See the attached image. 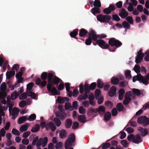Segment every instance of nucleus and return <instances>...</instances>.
<instances>
[{"label": "nucleus", "instance_id": "nucleus-25", "mask_svg": "<svg viewBox=\"0 0 149 149\" xmlns=\"http://www.w3.org/2000/svg\"><path fill=\"white\" fill-rule=\"evenodd\" d=\"M88 33V31L84 29H81L79 31V35L81 37H85Z\"/></svg>", "mask_w": 149, "mask_h": 149}, {"label": "nucleus", "instance_id": "nucleus-63", "mask_svg": "<svg viewBox=\"0 0 149 149\" xmlns=\"http://www.w3.org/2000/svg\"><path fill=\"white\" fill-rule=\"evenodd\" d=\"M120 143L125 148H127L128 147V144L126 141L125 140H122L120 142Z\"/></svg>", "mask_w": 149, "mask_h": 149}, {"label": "nucleus", "instance_id": "nucleus-40", "mask_svg": "<svg viewBox=\"0 0 149 149\" xmlns=\"http://www.w3.org/2000/svg\"><path fill=\"white\" fill-rule=\"evenodd\" d=\"M54 121L56 125L57 126H59L61 124V123L60 120L59 118H55L54 119Z\"/></svg>", "mask_w": 149, "mask_h": 149}, {"label": "nucleus", "instance_id": "nucleus-64", "mask_svg": "<svg viewBox=\"0 0 149 149\" xmlns=\"http://www.w3.org/2000/svg\"><path fill=\"white\" fill-rule=\"evenodd\" d=\"M128 82L126 81H121L120 82L119 86L120 87H124L127 84Z\"/></svg>", "mask_w": 149, "mask_h": 149}, {"label": "nucleus", "instance_id": "nucleus-11", "mask_svg": "<svg viewBox=\"0 0 149 149\" xmlns=\"http://www.w3.org/2000/svg\"><path fill=\"white\" fill-rule=\"evenodd\" d=\"M130 93L131 92L128 91L126 93L125 96V98L123 102L124 104L125 105H127L130 102L131 99L129 96L127 97L126 96L127 95L130 96Z\"/></svg>", "mask_w": 149, "mask_h": 149}, {"label": "nucleus", "instance_id": "nucleus-32", "mask_svg": "<svg viewBox=\"0 0 149 149\" xmlns=\"http://www.w3.org/2000/svg\"><path fill=\"white\" fill-rule=\"evenodd\" d=\"M49 127L52 132L55 131L56 129V127L55 125L52 122H50L49 123Z\"/></svg>", "mask_w": 149, "mask_h": 149}, {"label": "nucleus", "instance_id": "nucleus-3", "mask_svg": "<svg viewBox=\"0 0 149 149\" xmlns=\"http://www.w3.org/2000/svg\"><path fill=\"white\" fill-rule=\"evenodd\" d=\"M111 18V16L110 15H103L101 14H99L97 16V20L103 23H109Z\"/></svg>", "mask_w": 149, "mask_h": 149}, {"label": "nucleus", "instance_id": "nucleus-33", "mask_svg": "<svg viewBox=\"0 0 149 149\" xmlns=\"http://www.w3.org/2000/svg\"><path fill=\"white\" fill-rule=\"evenodd\" d=\"M40 127L38 124H36L34 127H33L31 130L32 132H35L38 131L40 129Z\"/></svg>", "mask_w": 149, "mask_h": 149}, {"label": "nucleus", "instance_id": "nucleus-37", "mask_svg": "<svg viewBox=\"0 0 149 149\" xmlns=\"http://www.w3.org/2000/svg\"><path fill=\"white\" fill-rule=\"evenodd\" d=\"M104 84L103 81L100 79L97 80V86L99 88H102L103 87Z\"/></svg>", "mask_w": 149, "mask_h": 149}, {"label": "nucleus", "instance_id": "nucleus-34", "mask_svg": "<svg viewBox=\"0 0 149 149\" xmlns=\"http://www.w3.org/2000/svg\"><path fill=\"white\" fill-rule=\"evenodd\" d=\"M88 97L87 93H85L84 95H79L78 97V100H85Z\"/></svg>", "mask_w": 149, "mask_h": 149}, {"label": "nucleus", "instance_id": "nucleus-30", "mask_svg": "<svg viewBox=\"0 0 149 149\" xmlns=\"http://www.w3.org/2000/svg\"><path fill=\"white\" fill-rule=\"evenodd\" d=\"M91 11L93 15H95L96 13H100V9L98 7H95L91 9Z\"/></svg>", "mask_w": 149, "mask_h": 149}, {"label": "nucleus", "instance_id": "nucleus-52", "mask_svg": "<svg viewBox=\"0 0 149 149\" xmlns=\"http://www.w3.org/2000/svg\"><path fill=\"white\" fill-rule=\"evenodd\" d=\"M112 19L113 20L118 22L120 20V18L116 14L113 15H112Z\"/></svg>", "mask_w": 149, "mask_h": 149}, {"label": "nucleus", "instance_id": "nucleus-57", "mask_svg": "<svg viewBox=\"0 0 149 149\" xmlns=\"http://www.w3.org/2000/svg\"><path fill=\"white\" fill-rule=\"evenodd\" d=\"M33 86V84L32 83H30L26 85V89L28 91H31Z\"/></svg>", "mask_w": 149, "mask_h": 149}, {"label": "nucleus", "instance_id": "nucleus-56", "mask_svg": "<svg viewBox=\"0 0 149 149\" xmlns=\"http://www.w3.org/2000/svg\"><path fill=\"white\" fill-rule=\"evenodd\" d=\"M95 98L96 99H97V98L99 97L101 94L100 90L99 89H96L95 91Z\"/></svg>", "mask_w": 149, "mask_h": 149}, {"label": "nucleus", "instance_id": "nucleus-62", "mask_svg": "<svg viewBox=\"0 0 149 149\" xmlns=\"http://www.w3.org/2000/svg\"><path fill=\"white\" fill-rule=\"evenodd\" d=\"M134 137V135L133 134H130L127 137V140L129 141L133 142V140Z\"/></svg>", "mask_w": 149, "mask_h": 149}, {"label": "nucleus", "instance_id": "nucleus-41", "mask_svg": "<svg viewBox=\"0 0 149 149\" xmlns=\"http://www.w3.org/2000/svg\"><path fill=\"white\" fill-rule=\"evenodd\" d=\"M102 149H107L111 146V144L109 143H103L102 145Z\"/></svg>", "mask_w": 149, "mask_h": 149}, {"label": "nucleus", "instance_id": "nucleus-60", "mask_svg": "<svg viewBox=\"0 0 149 149\" xmlns=\"http://www.w3.org/2000/svg\"><path fill=\"white\" fill-rule=\"evenodd\" d=\"M105 104L106 106L107 107H108L111 108L113 106V104L111 102L107 101L105 102Z\"/></svg>", "mask_w": 149, "mask_h": 149}, {"label": "nucleus", "instance_id": "nucleus-10", "mask_svg": "<svg viewBox=\"0 0 149 149\" xmlns=\"http://www.w3.org/2000/svg\"><path fill=\"white\" fill-rule=\"evenodd\" d=\"M119 16L122 18H125L128 15V13L124 8H122L119 10Z\"/></svg>", "mask_w": 149, "mask_h": 149}, {"label": "nucleus", "instance_id": "nucleus-14", "mask_svg": "<svg viewBox=\"0 0 149 149\" xmlns=\"http://www.w3.org/2000/svg\"><path fill=\"white\" fill-rule=\"evenodd\" d=\"M58 102L59 103L62 104L65 102H68L69 100V99L68 97H62L61 96H58L57 97Z\"/></svg>", "mask_w": 149, "mask_h": 149}, {"label": "nucleus", "instance_id": "nucleus-39", "mask_svg": "<svg viewBox=\"0 0 149 149\" xmlns=\"http://www.w3.org/2000/svg\"><path fill=\"white\" fill-rule=\"evenodd\" d=\"M117 110L119 112L121 111L123 109V106L121 103H119L117 104L116 106Z\"/></svg>", "mask_w": 149, "mask_h": 149}, {"label": "nucleus", "instance_id": "nucleus-36", "mask_svg": "<svg viewBox=\"0 0 149 149\" xmlns=\"http://www.w3.org/2000/svg\"><path fill=\"white\" fill-rule=\"evenodd\" d=\"M123 26L125 29H128L130 28L131 26L128 22L124 21L122 23Z\"/></svg>", "mask_w": 149, "mask_h": 149}, {"label": "nucleus", "instance_id": "nucleus-9", "mask_svg": "<svg viewBox=\"0 0 149 149\" xmlns=\"http://www.w3.org/2000/svg\"><path fill=\"white\" fill-rule=\"evenodd\" d=\"M56 116L62 120L65 119L67 116L66 113L64 112H57L56 113Z\"/></svg>", "mask_w": 149, "mask_h": 149}, {"label": "nucleus", "instance_id": "nucleus-17", "mask_svg": "<svg viewBox=\"0 0 149 149\" xmlns=\"http://www.w3.org/2000/svg\"><path fill=\"white\" fill-rule=\"evenodd\" d=\"M116 88L114 86H112L109 91V95L111 97L113 96L116 91Z\"/></svg>", "mask_w": 149, "mask_h": 149}, {"label": "nucleus", "instance_id": "nucleus-4", "mask_svg": "<svg viewBox=\"0 0 149 149\" xmlns=\"http://www.w3.org/2000/svg\"><path fill=\"white\" fill-rule=\"evenodd\" d=\"M136 80L139 81L141 83H142L146 85L148 84V81L146 79L145 77H144L141 74H139L137 76H134L133 78L132 81L135 82Z\"/></svg>", "mask_w": 149, "mask_h": 149}, {"label": "nucleus", "instance_id": "nucleus-23", "mask_svg": "<svg viewBox=\"0 0 149 149\" xmlns=\"http://www.w3.org/2000/svg\"><path fill=\"white\" fill-rule=\"evenodd\" d=\"M78 29H76L70 32V36L73 38L77 39L76 36L78 34Z\"/></svg>", "mask_w": 149, "mask_h": 149}, {"label": "nucleus", "instance_id": "nucleus-31", "mask_svg": "<svg viewBox=\"0 0 149 149\" xmlns=\"http://www.w3.org/2000/svg\"><path fill=\"white\" fill-rule=\"evenodd\" d=\"M97 112V108L93 109L92 107L89 108L87 111V114L90 115V114L93 113H96Z\"/></svg>", "mask_w": 149, "mask_h": 149}, {"label": "nucleus", "instance_id": "nucleus-26", "mask_svg": "<svg viewBox=\"0 0 149 149\" xmlns=\"http://www.w3.org/2000/svg\"><path fill=\"white\" fill-rule=\"evenodd\" d=\"M111 114L109 111H107L104 114V118L106 121H109L111 119Z\"/></svg>", "mask_w": 149, "mask_h": 149}, {"label": "nucleus", "instance_id": "nucleus-47", "mask_svg": "<svg viewBox=\"0 0 149 149\" xmlns=\"http://www.w3.org/2000/svg\"><path fill=\"white\" fill-rule=\"evenodd\" d=\"M28 129V127L27 125H24L21 126L20 128V131L21 132H23L25 131H26Z\"/></svg>", "mask_w": 149, "mask_h": 149}, {"label": "nucleus", "instance_id": "nucleus-20", "mask_svg": "<svg viewBox=\"0 0 149 149\" xmlns=\"http://www.w3.org/2000/svg\"><path fill=\"white\" fill-rule=\"evenodd\" d=\"M15 72L14 71L7 72L6 74V78L8 79H10L12 77L15 75Z\"/></svg>", "mask_w": 149, "mask_h": 149}, {"label": "nucleus", "instance_id": "nucleus-8", "mask_svg": "<svg viewBox=\"0 0 149 149\" xmlns=\"http://www.w3.org/2000/svg\"><path fill=\"white\" fill-rule=\"evenodd\" d=\"M89 36L92 38V40L95 41L97 40V38H99V35L95 34V32L93 30H91L89 32Z\"/></svg>", "mask_w": 149, "mask_h": 149}, {"label": "nucleus", "instance_id": "nucleus-55", "mask_svg": "<svg viewBox=\"0 0 149 149\" xmlns=\"http://www.w3.org/2000/svg\"><path fill=\"white\" fill-rule=\"evenodd\" d=\"M12 133L13 134L18 136H19L20 134V133L15 128L13 129L12 131Z\"/></svg>", "mask_w": 149, "mask_h": 149}, {"label": "nucleus", "instance_id": "nucleus-18", "mask_svg": "<svg viewBox=\"0 0 149 149\" xmlns=\"http://www.w3.org/2000/svg\"><path fill=\"white\" fill-rule=\"evenodd\" d=\"M67 135V132L66 130L62 129L59 132V136L61 139L65 138Z\"/></svg>", "mask_w": 149, "mask_h": 149}, {"label": "nucleus", "instance_id": "nucleus-15", "mask_svg": "<svg viewBox=\"0 0 149 149\" xmlns=\"http://www.w3.org/2000/svg\"><path fill=\"white\" fill-rule=\"evenodd\" d=\"M61 81H62V80L60 78L56 76H55L52 81L51 83L49 84L52 85L53 84L57 85Z\"/></svg>", "mask_w": 149, "mask_h": 149}, {"label": "nucleus", "instance_id": "nucleus-7", "mask_svg": "<svg viewBox=\"0 0 149 149\" xmlns=\"http://www.w3.org/2000/svg\"><path fill=\"white\" fill-rule=\"evenodd\" d=\"M97 44L100 47L103 49H109V44L106 43L105 41L101 39H98L97 40Z\"/></svg>", "mask_w": 149, "mask_h": 149}, {"label": "nucleus", "instance_id": "nucleus-5", "mask_svg": "<svg viewBox=\"0 0 149 149\" xmlns=\"http://www.w3.org/2000/svg\"><path fill=\"white\" fill-rule=\"evenodd\" d=\"M137 122L139 124H143L145 126L149 125V118L146 116H141L137 119Z\"/></svg>", "mask_w": 149, "mask_h": 149}, {"label": "nucleus", "instance_id": "nucleus-16", "mask_svg": "<svg viewBox=\"0 0 149 149\" xmlns=\"http://www.w3.org/2000/svg\"><path fill=\"white\" fill-rule=\"evenodd\" d=\"M72 120L69 118H67L65 123V126L66 128H69L72 126Z\"/></svg>", "mask_w": 149, "mask_h": 149}, {"label": "nucleus", "instance_id": "nucleus-50", "mask_svg": "<svg viewBox=\"0 0 149 149\" xmlns=\"http://www.w3.org/2000/svg\"><path fill=\"white\" fill-rule=\"evenodd\" d=\"M42 138H41L38 139V141L36 144V147L38 148L40 147L42 144Z\"/></svg>", "mask_w": 149, "mask_h": 149}, {"label": "nucleus", "instance_id": "nucleus-38", "mask_svg": "<svg viewBox=\"0 0 149 149\" xmlns=\"http://www.w3.org/2000/svg\"><path fill=\"white\" fill-rule=\"evenodd\" d=\"M143 57L137 55L135 59V62L136 63L138 64L141 63L143 60Z\"/></svg>", "mask_w": 149, "mask_h": 149}, {"label": "nucleus", "instance_id": "nucleus-43", "mask_svg": "<svg viewBox=\"0 0 149 149\" xmlns=\"http://www.w3.org/2000/svg\"><path fill=\"white\" fill-rule=\"evenodd\" d=\"M93 5L95 7L100 8L101 7V2L99 0H95L93 3Z\"/></svg>", "mask_w": 149, "mask_h": 149}, {"label": "nucleus", "instance_id": "nucleus-28", "mask_svg": "<svg viewBox=\"0 0 149 149\" xmlns=\"http://www.w3.org/2000/svg\"><path fill=\"white\" fill-rule=\"evenodd\" d=\"M19 95V94L16 91H15L11 95V98L12 100H14L16 99Z\"/></svg>", "mask_w": 149, "mask_h": 149}, {"label": "nucleus", "instance_id": "nucleus-1", "mask_svg": "<svg viewBox=\"0 0 149 149\" xmlns=\"http://www.w3.org/2000/svg\"><path fill=\"white\" fill-rule=\"evenodd\" d=\"M108 43L109 46L112 47H114L113 49L109 48V50L110 52H115L116 49L121 46L122 45L121 42L115 38H111L109 40Z\"/></svg>", "mask_w": 149, "mask_h": 149}, {"label": "nucleus", "instance_id": "nucleus-59", "mask_svg": "<svg viewBox=\"0 0 149 149\" xmlns=\"http://www.w3.org/2000/svg\"><path fill=\"white\" fill-rule=\"evenodd\" d=\"M42 143L43 145L42 146L44 147L46 145L48 141V139L47 137H45L44 138H42Z\"/></svg>", "mask_w": 149, "mask_h": 149}, {"label": "nucleus", "instance_id": "nucleus-13", "mask_svg": "<svg viewBox=\"0 0 149 149\" xmlns=\"http://www.w3.org/2000/svg\"><path fill=\"white\" fill-rule=\"evenodd\" d=\"M142 139L141 138L140 135L139 134H136L134 135V137L133 140V142L136 144H138L142 142Z\"/></svg>", "mask_w": 149, "mask_h": 149}, {"label": "nucleus", "instance_id": "nucleus-48", "mask_svg": "<svg viewBox=\"0 0 149 149\" xmlns=\"http://www.w3.org/2000/svg\"><path fill=\"white\" fill-rule=\"evenodd\" d=\"M134 70L137 73L140 72L141 70V67L140 65H136L134 67Z\"/></svg>", "mask_w": 149, "mask_h": 149}, {"label": "nucleus", "instance_id": "nucleus-6", "mask_svg": "<svg viewBox=\"0 0 149 149\" xmlns=\"http://www.w3.org/2000/svg\"><path fill=\"white\" fill-rule=\"evenodd\" d=\"M47 88L49 92H51L54 95H59L60 94V92L58 91L55 87H52V85L48 84L47 86Z\"/></svg>", "mask_w": 149, "mask_h": 149}, {"label": "nucleus", "instance_id": "nucleus-46", "mask_svg": "<svg viewBox=\"0 0 149 149\" xmlns=\"http://www.w3.org/2000/svg\"><path fill=\"white\" fill-rule=\"evenodd\" d=\"M36 116L34 113H33L29 117V118L27 119L30 121H33L34 120L36 119Z\"/></svg>", "mask_w": 149, "mask_h": 149}, {"label": "nucleus", "instance_id": "nucleus-44", "mask_svg": "<svg viewBox=\"0 0 149 149\" xmlns=\"http://www.w3.org/2000/svg\"><path fill=\"white\" fill-rule=\"evenodd\" d=\"M125 75L126 79H130L131 77V71L129 70H127L125 72Z\"/></svg>", "mask_w": 149, "mask_h": 149}, {"label": "nucleus", "instance_id": "nucleus-27", "mask_svg": "<svg viewBox=\"0 0 149 149\" xmlns=\"http://www.w3.org/2000/svg\"><path fill=\"white\" fill-rule=\"evenodd\" d=\"M105 110V108L103 106H100L98 107V108H97V112L100 114L104 113Z\"/></svg>", "mask_w": 149, "mask_h": 149}, {"label": "nucleus", "instance_id": "nucleus-24", "mask_svg": "<svg viewBox=\"0 0 149 149\" xmlns=\"http://www.w3.org/2000/svg\"><path fill=\"white\" fill-rule=\"evenodd\" d=\"M136 117L135 116L129 121L128 124H130V126L133 127H135L136 126V122L133 120L134 119H136Z\"/></svg>", "mask_w": 149, "mask_h": 149}, {"label": "nucleus", "instance_id": "nucleus-51", "mask_svg": "<svg viewBox=\"0 0 149 149\" xmlns=\"http://www.w3.org/2000/svg\"><path fill=\"white\" fill-rule=\"evenodd\" d=\"M47 73L46 72H42L41 75V79L45 80L47 78Z\"/></svg>", "mask_w": 149, "mask_h": 149}, {"label": "nucleus", "instance_id": "nucleus-2", "mask_svg": "<svg viewBox=\"0 0 149 149\" xmlns=\"http://www.w3.org/2000/svg\"><path fill=\"white\" fill-rule=\"evenodd\" d=\"M75 140V135L73 133H71L70 134V137L66 140L65 142V148L66 149H68L69 147L74 146V144Z\"/></svg>", "mask_w": 149, "mask_h": 149}, {"label": "nucleus", "instance_id": "nucleus-54", "mask_svg": "<svg viewBox=\"0 0 149 149\" xmlns=\"http://www.w3.org/2000/svg\"><path fill=\"white\" fill-rule=\"evenodd\" d=\"M84 89L85 93H88L90 92V89L88 84H86L84 85Z\"/></svg>", "mask_w": 149, "mask_h": 149}, {"label": "nucleus", "instance_id": "nucleus-21", "mask_svg": "<svg viewBox=\"0 0 149 149\" xmlns=\"http://www.w3.org/2000/svg\"><path fill=\"white\" fill-rule=\"evenodd\" d=\"M78 118L79 121L81 123H84L86 121V118L85 116L84 115L79 116Z\"/></svg>", "mask_w": 149, "mask_h": 149}, {"label": "nucleus", "instance_id": "nucleus-53", "mask_svg": "<svg viewBox=\"0 0 149 149\" xmlns=\"http://www.w3.org/2000/svg\"><path fill=\"white\" fill-rule=\"evenodd\" d=\"M92 41L91 38L88 36V38L85 41V43L86 45H90L91 44Z\"/></svg>", "mask_w": 149, "mask_h": 149}, {"label": "nucleus", "instance_id": "nucleus-29", "mask_svg": "<svg viewBox=\"0 0 149 149\" xmlns=\"http://www.w3.org/2000/svg\"><path fill=\"white\" fill-rule=\"evenodd\" d=\"M54 76V74L52 73H47V79L48 84H50L52 82V81L53 80V78Z\"/></svg>", "mask_w": 149, "mask_h": 149}, {"label": "nucleus", "instance_id": "nucleus-58", "mask_svg": "<svg viewBox=\"0 0 149 149\" xmlns=\"http://www.w3.org/2000/svg\"><path fill=\"white\" fill-rule=\"evenodd\" d=\"M132 91L136 95L138 96H140V90L136 88H133L132 89Z\"/></svg>", "mask_w": 149, "mask_h": 149}, {"label": "nucleus", "instance_id": "nucleus-49", "mask_svg": "<svg viewBox=\"0 0 149 149\" xmlns=\"http://www.w3.org/2000/svg\"><path fill=\"white\" fill-rule=\"evenodd\" d=\"M126 20L130 24H133V19L132 16H129L127 17L126 18Z\"/></svg>", "mask_w": 149, "mask_h": 149}, {"label": "nucleus", "instance_id": "nucleus-22", "mask_svg": "<svg viewBox=\"0 0 149 149\" xmlns=\"http://www.w3.org/2000/svg\"><path fill=\"white\" fill-rule=\"evenodd\" d=\"M111 82L113 85H117L119 82V79L116 77H113L111 78Z\"/></svg>", "mask_w": 149, "mask_h": 149}, {"label": "nucleus", "instance_id": "nucleus-61", "mask_svg": "<svg viewBox=\"0 0 149 149\" xmlns=\"http://www.w3.org/2000/svg\"><path fill=\"white\" fill-rule=\"evenodd\" d=\"M63 143L62 142H60L57 143L56 145V149H61L62 147Z\"/></svg>", "mask_w": 149, "mask_h": 149}, {"label": "nucleus", "instance_id": "nucleus-19", "mask_svg": "<svg viewBox=\"0 0 149 149\" xmlns=\"http://www.w3.org/2000/svg\"><path fill=\"white\" fill-rule=\"evenodd\" d=\"M125 93V91L123 88L120 89L118 91V99L121 100L123 99Z\"/></svg>", "mask_w": 149, "mask_h": 149}, {"label": "nucleus", "instance_id": "nucleus-35", "mask_svg": "<svg viewBox=\"0 0 149 149\" xmlns=\"http://www.w3.org/2000/svg\"><path fill=\"white\" fill-rule=\"evenodd\" d=\"M27 119L25 116H22L20 117L18 120V123L19 124H21L24 122Z\"/></svg>", "mask_w": 149, "mask_h": 149}, {"label": "nucleus", "instance_id": "nucleus-12", "mask_svg": "<svg viewBox=\"0 0 149 149\" xmlns=\"http://www.w3.org/2000/svg\"><path fill=\"white\" fill-rule=\"evenodd\" d=\"M19 111L18 109L16 107H14L11 113V115L13 116L12 117L13 119L14 120L15 119L18 115Z\"/></svg>", "mask_w": 149, "mask_h": 149}, {"label": "nucleus", "instance_id": "nucleus-45", "mask_svg": "<svg viewBox=\"0 0 149 149\" xmlns=\"http://www.w3.org/2000/svg\"><path fill=\"white\" fill-rule=\"evenodd\" d=\"M27 94L28 96L31 97V98L33 99H35L36 97L35 93L31 91L28 92Z\"/></svg>", "mask_w": 149, "mask_h": 149}, {"label": "nucleus", "instance_id": "nucleus-42", "mask_svg": "<svg viewBox=\"0 0 149 149\" xmlns=\"http://www.w3.org/2000/svg\"><path fill=\"white\" fill-rule=\"evenodd\" d=\"M6 88V85L5 82L2 83L0 86V90L3 92H5Z\"/></svg>", "mask_w": 149, "mask_h": 149}]
</instances>
